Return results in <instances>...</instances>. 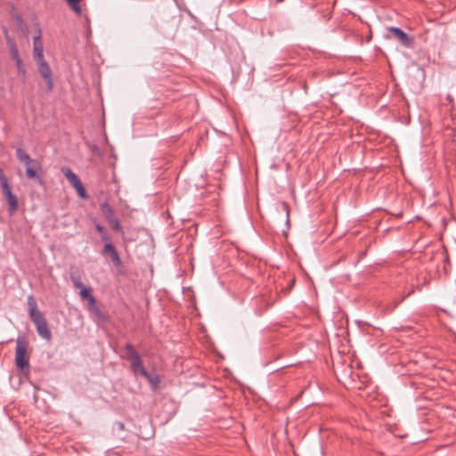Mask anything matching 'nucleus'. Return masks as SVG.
Instances as JSON below:
<instances>
[{
  "mask_svg": "<svg viewBox=\"0 0 456 456\" xmlns=\"http://www.w3.org/2000/svg\"><path fill=\"white\" fill-rule=\"evenodd\" d=\"M126 358L131 362V370L134 373H140L150 383L152 391H157L160 384V377L159 374H150L144 368L142 361L131 343L125 346Z\"/></svg>",
  "mask_w": 456,
  "mask_h": 456,
  "instance_id": "nucleus-1",
  "label": "nucleus"
},
{
  "mask_svg": "<svg viewBox=\"0 0 456 456\" xmlns=\"http://www.w3.org/2000/svg\"><path fill=\"white\" fill-rule=\"evenodd\" d=\"M28 313L31 322L37 329V334L44 339L50 341L52 339V332L48 328V323L37 307V303L33 295H29L27 298Z\"/></svg>",
  "mask_w": 456,
  "mask_h": 456,
  "instance_id": "nucleus-2",
  "label": "nucleus"
},
{
  "mask_svg": "<svg viewBox=\"0 0 456 456\" xmlns=\"http://www.w3.org/2000/svg\"><path fill=\"white\" fill-rule=\"evenodd\" d=\"M16 157L19 161L26 167V175L28 179H33L39 184L43 183L41 177L37 174L41 170V164L37 159H33L30 156L21 148L16 150Z\"/></svg>",
  "mask_w": 456,
  "mask_h": 456,
  "instance_id": "nucleus-3",
  "label": "nucleus"
},
{
  "mask_svg": "<svg viewBox=\"0 0 456 456\" xmlns=\"http://www.w3.org/2000/svg\"><path fill=\"white\" fill-rule=\"evenodd\" d=\"M28 342L24 336H19L16 340L15 364L22 372L29 371V355L27 354Z\"/></svg>",
  "mask_w": 456,
  "mask_h": 456,
  "instance_id": "nucleus-4",
  "label": "nucleus"
},
{
  "mask_svg": "<svg viewBox=\"0 0 456 456\" xmlns=\"http://www.w3.org/2000/svg\"><path fill=\"white\" fill-rule=\"evenodd\" d=\"M37 64L38 72L40 73L41 77L45 80L47 87V91L51 92L53 89V73L52 69L47 63V61L45 60V58L41 60L35 61Z\"/></svg>",
  "mask_w": 456,
  "mask_h": 456,
  "instance_id": "nucleus-5",
  "label": "nucleus"
},
{
  "mask_svg": "<svg viewBox=\"0 0 456 456\" xmlns=\"http://www.w3.org/2000/svg\"><path fill=\"white\" fill-rule=\"evenodd\" d=\"M2 191L8 202V210L11 215L17 211L19 203L17 197L12 192V188L9 182L0 183Z\"/></svg>",
  "mask_w": 456,
  "mask_h": 456,
  "instance_id": "nucleus-6",
  "label": "nucleus"
},
{
  "mask_svg": "<svg viewBox=\"0 0 456 456\" xmlns=\"http://www.w3.org/2000/svg\"><path fill=\"white\" fill-rule=\"evenodd\" d=\"M387 30L393 35L403 46L411 47L413 44V37L406 34L403 30L397 27H390Z\"/></svg>",
  "mask_w": 456,
  "mask_h": 456,
  "instance_id": "nucleus-7",
  "label": "nucleus"
},
{
  "mask_svg": "<svg viewBox=\"0 0 456 456\" xmlns=\"http://www.w3.org/2000/svg\"><path fill=\"white\" fill-rule=\"evenodd\" d=\"M102 255H108L116 267L122 265L121 258L113 242L106 243L102 250Z\"/></svg>",
  "mask_w": 456,
  "mask_h": 456,
  "instance_id": "nucleus-8",
  "label": "nucleus"
},
{
  "mask_svg": "<svg viewBox=\"0 0 456 456\" xmlns=\"http://www.w3.org/2000/svg\"><path fill=\"white\" fill-rule=\"evenodd\" d=\"M33 58L35 61L44 58V43L40 29H38V34L33 38Z\"/></svg>",
  "mask_w": 456,
  "mask_h": 456,
  "instance_id": "nucleus-9",
  "label": "nucleus"
},
{
  "mask_svg": "<svg viewBox=\"0 0 456 456\" xmlns=\"http://www.w3.org/2000/svg\"><path fill=\"white\" fill-rule=\"evenodd\" d=\"M5 40H6L8 48L10 50V54H11L12 59L14 61L21 60V58L20 57V53H19V49L16 45V43L11 37L8 36L7 33L5 34Z\"/></svg>",
  "mask_w": 456,
  "mask_h": 456,
  "instance_id": "nucleus-10",
  "label": "nucleus"
},
{
  "mask_svg": "<svg viewBox=\"0 0 456 456\" xmlns=\"http://www.w3.org/2000/svg\"><path fill=\"white\" fill-rule=\"evenodd\" d=\"M61 170L69 183L73 186V188L78 185L80 183H82L79 177L70 168L67 167L62 168Z\"/></svg>",
  "mask_w": 456,
  "mask_h": 456,
  "instance_id": "nucleus-11",
  "label": "nucleus"
},
{
  "mask_svg": "<svg viewBox=\"0 0 456 456\" xmlns=\"http://www.w3.org/2000/svg\"><path fill=\"white\" fill-rule=\"evenodd\" d=\"M79 295H80L82 299L87 300L88 306L95 305L96 300H95V297L92 294V289L91 288L85 286L84 288L80 289Z\"/></svg>",
  "mask_w": 456,
  "mask_h": 456,
  "instance_id": "nucleus-12",
  "label": "nucleus"
},
{
  "mask_svg": "<svg viewBox=\"0 0 456 456\" xmlns=\"http://www.w3.org/2000/svg\"><path fill=\"white\" fill-rule=\"evenodd\" d=\"M95 230L100 233L102 240L104 242V245L106 243H110L112 241L111 237L109 234L108 230L102 226V224L96 223L95 224Z\"/></svg>",
  "mask_w": 456,
  "mask_h": 456,
  "instance_id": "nucleus-13",
  "label": "nucleus"
},
{
  "mask_svg": "<svg viewBox=\"0 0 456 456\" xmlns=\"http://www.w3.org/2000/svg\"><path fill=\"white\" fill-rule=\"evenodd\" d=\"M101 210L103 213L106 220L109 222L111 218H113L115 216L114 211L112 208L110 206L109 203L103 202L100 205Z\"/></svg>",
  "mask_w": 456,
  "mask_h": 456,
  "instance_id": "nucleus-14",
  "label": "nucleus"
},
{
  "mask_svg": "<svg viewBox=\"0 0 456 456\" xmlns=\"http://www.w3.org/2000/svg\"><path fill=\"white\" fill-rule=\"evenodd\" d=\"M70 280L77 289H82L84 288V284L81 282V277L78 272H72L70 273Z\"/></svg>",
  "mask_w": 456,
  "mask_h": 456,
  "instance_id": "nucleus-15",
  "label": "nucleus"
},
{
  "mask_svg": "<svg viewBox=\"0 0 456 456\" xmlns=\"http://www.w3.org/2000/svg\"><path fill=\"white\" fill-rule=\"evenodd\" d=\"M108 223L110 224V225L111 226V228L114 231L118 232H123L121 224H120L119 220L116 216L111 218Z\"/></svg>",
  "mask_w": 456,
  "mask_h": 456,
  "instance_id": "nucleus-16",
  "label": "nucleus"
},
{
  "mask_svg": "<svg viewBox=\"0 0 456 456\" xmlns=\"http://www.w3.org/2000/svg\"><path fill=\"white\" fill-rule=\"evenodd\" d=\"M74 189L76 190L77 193L81 199H86L88 197L87 192L82 183L75 186Z\"/></svg>",
  "mask_w": 456,
  "mask_h": 456,
  "instance_id": "nucleus-17",
  "label": "nucleus"
},
{
  "mask_svg": "<svg viewBox=\"0 0 456 456\" xmlns=\"http://www.w3.org/2000/svg\"><path fill=\"white\" fill-rule=\"evenodd\" d=\"M16 68L18 70V74L21 76L22 77H25L26 76V69L22 63V60H19L15 61Z\"/></svg>",
  "mask_w": 456,
  "mask_h": 456,
  "instance_id": "nucleus-18",
  "label": "nucleus"
},
{
  "mask_svg": "<svg viewBox=\"0 0 456 456\" xmlns=\"http://www.w3.org/2000/svg\"><path fill=\"white\" fill-rule=\"evenodd\" d=\"M13 19L16 21L18 27L20 28L23 29L24 27H25V23H24V20L21 18V16L20 14H18V13H15V14H13Z\"/></svg>",
  "mask_w": 456,
  "mask_h": 456,
  "instance_id": "nucleus-19",
  "label": "nucleus"
},
{
  "mask_svg": "<svg viewBox=\"0 0 456 456\" xmlns=\"http://www.w3.org/2000/svg\"><path fill=\"white\" fill-rule=\"evenodd\" d=\"M282 210L285 213L286 224L289 225V205L285 202L281 205Z\"/></svg>",
  "mask_w": 456,
  "mask_h": 456,
  "instance_id": "nucleus-20",
  "label": "nucleus"
},
{
  "mask_svg": "<svg viewBox=\"0 0 456 456\" xmlns=\"http://www.w3.org/2000/svg\"><path fill=\"white\" fill-rule=\"evenodd\" d=\"M89 310L91 312H93L95 315H97L98 317H102L103 316V314L102 312L101 311V309L95 305H89Z\"/></svg>",
  "mask_w": 456,
  "mask_h": 456,
  "instance_id": "nucleus-21",
  "label": "nucleus"
},
{
  "mask_svg": "<svg viewBox=\"0 0 456 456\" xmlns=\"http://www.w3.org/2000/svg\"><path fill=\"white\" fill-rule=\"evenodd\" d=\"M8 182V179L6 177V175H4L3 169L0 167V183H4V182Z\"/></svg>",
  "mask_w": 456,
  "mask_h": 456,
  "instance_id": "nucleus-22",
  "label": "nucleus"
},
{
  "mask_svg": "<svg viewBox=\"0 0 456 456\" xmlns=\"http://www.w3.org/2000/svg\"><path fill=\"white\" fill-rule=\"evenodd\" d=\"M118 427L120 429L124 428V424L122 422H118Z\"/></svg>",
  "mask_w": 456,
  "mask_h": 456,
  "instance_id": "nucleus-23",
  "label": "nucleus"
},
{
  "mask_svg": "<svg viewBox=\"0 0 456 456\" xmlns=\"http://www.w3.org/2000/svg\"><path fill=\"white\" fill-rule=\"evenodd\" d=\"M403 301V298H401V299L397 302V305H400Z\"/></svg>",
  "mask_w": 456,
  "mask_h": 456,
  "instance_id": "nucleus-24",
  "label": "nucleus"
},
{
  "mask_svg": "<svg viewBox=\"0 0 456 456\" xmlns=\"http://www.w3.org/2000/svg\"><path fill=\"white\" fill-rule=\"evenodd\" d=\"M403 301V298H401V299L397 302V305H400Z\"/></svg>",
  "mask_w": 456,
  "mask_h": 456,
  "instance_id": "nucleus-25",
  "label": "nucleus"
},
{
  "mask_svg": "<svg viewBox=\"0 0 456 456\" xmlns=\"http://www.w3.org/2000/svg\"><path fill=\"white\" fill-rule=\"evenodd\" d=\"M403 301V298H401V299L397 302V305H400Z\"/></svg>",
  "mask_w": 456,
  "mask_h": 456,
  "instance_id": "nucleus-26",
  "label": "nucleus"
},
{
  "mask_svg": "<svg viewBox=\"0 0 456 456\" xmlns=\"http://www.w3.org/2000/svg\"><path fill=\"white\" fill-rule=\"evenodd\" d=\"M403 301V298H401V299L397 302V305H400Z\"/></svg>",
  "mask_w": 456,
  "mask_h": 456,
  "instance_id": "nucleus-27",
  "label": "nucleus"
},
{
  "mask_svg": "<svg viewBox=\"0 0 456 456\" xmlns=\"http://www.w3.org/2000/svg\"><path fill=\"white\" fill-rule=\"evenodd\" d=\"M403 301V298H401V299L397 302V305H400Z\"/></svg>",
  "mask_w": 456,
  "mask_h": 456,
  "instance_id": "nucleus-28",
  "label": "nucleus"
},
{
  "mask_svg": "<svg viewBox=\"0 0 456 456\" xmlns=\"http://www.w3.org/2000/svg\"><path fill=\"white\" fill-rule=\"evenodd\" d=\"M412 293V291L408 292L407 297L410 296Z\"/></svg>",
  "mask_w": 456,
  "mask_h": 456,
  "instance_id": "nucleus-29",
  "label": "nucleus"
}]
</instances>
